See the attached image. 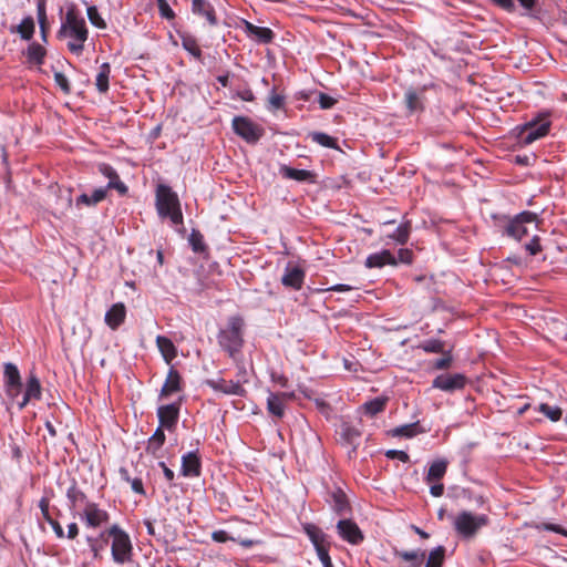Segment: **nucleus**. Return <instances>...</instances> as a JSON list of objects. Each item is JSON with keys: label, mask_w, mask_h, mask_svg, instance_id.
Wrapping results in <instances>:
<instances>
[{"label": "nucleus", "mask_w": 567, "mask_h": 567, "mask_svg": "<svg viewBox=\"0 0 567 567\" xmlns=\"http://www.w3.org/2000/svg\"><path fill=\"white\" fill-rule=\"evenodd\" d=\"M99 172L109 178V184L105 189H115L120 195H126L128 187L120 179L117 172L109 164H100Z\"/></svg>", "instance_id": "19"}, {"label": "nucleus", "mask_w": 567, "mask_h": 567, "mask_svg": "<svg viewBox=\"0 0 567 567\" xmlns=\"http://www.w3.org/2000/svg\"><path fill=\"white\" fill-rule=\"evenodd\" d=\"M487 515H474L471 512L463 511L454 519V529L456 533L466 539L473 538L477 532L488 524Z\"/></svg>", "instance_id": "5"}, {"label": "nucleus", "mask_w": 567, "mask_h": 567, "mask_svg": "<svg viewBox=\"0 0 567 567\" xmlns=\"http://www.w3.org/2000/svg\"><path fill=\"white\" fill-rule=\"evenodd\" d=\"M245 31L248 37L262 44L272 42L275 38V33L271 29L266 27H258L248 21H245Z\"/></svg>", "instance_id": "25"}, {"label": "nucleus", "mask_w": 567, "mask_h": 567, "mask_svg": "<svg viewBox=\"0 0 567 567\" xmlns=\"http://www.w3.org/2000/svg\"><path fill=\"white\" fill-rule=\"evenodd\" d=\"M45 55H47V50L41 44L33 42L28 47V50H27L28 62L35 64V65H42L44 62Z\"/></svg>", "instance_id": "36"}, {"label": "nucleus", "mask_w": 567, "mask_h": 567, "mask_svg": "<svg viewBox=\"0 0 567 567\" xmlns=\"http://www.w3.org/2000/svg\"><path fill=\"white\" fill-rule=\"evenodd\" d=\"M388 399L386 398H374L363 404V410L370 416H374L381 413L386 406Z\"/></svg>", "instance_id": "44"}, {"label": "nucleus", "mask_w": 567, "mask_h": 567, "mask_svg": "<svg viewBox=\"0 0 567 567\" xmlns=\"http://www.w3.org/2000/svg\"><path fill=\"white\" fill-rule=\"evenodd\" d=\"M525 249L530 256L537 255L542 250L538 236L534 235L533 238L525 245Z\"/></svg>", "instance_id": "57"}, {"label": "nucleus", "mask_w": 567, "mask_h": 567, "mask_svg": "<svg viewBox=\"0 0 567 567\" xmlns=\"http://www.w3.org/2000/svg\"><path fill=\"white\" fill-rule=\"evenodd\" d=\"M443 357L441 359H437L433 363V368L436 370H446L452 365L453 357H452V350H445V353H442Z\"/></svg>", "instance_id": "53"}, {"label": "nucleus", "mask_w": 567, "mask_h": 567, "mask_svg": "<svg viewBox=\"0 0 567 567\" xmlns=\"http://www.w3.org/2000/svg\"><path fill=\"white\" fill-rule=\"evenodd\" d=\"M537 410L553 422L559 421L563 416V410L559 406H551L547 403H540Z\"/></svg>", "instance_id": "48"}, {"label": "nucleus", "mask_w": 567, "mask_h": 567, "mask_svg": "<svg viewBox=\"0 0 567 567\" xmlns=\"http://www.w3.org/2000/svg\"><path fill=\"white\" fill-rule=\"evenodd\" d=\"M404 103L409 114L421 112L424 109L423 94L414 89H409L404 94Z\"/></svg>", "instance_id": "31"}, {"label": "nucleus", "mask_w": 567, "mask_h": 567, "mask_svg": "<svg viewBox=\"0 0 567 567\" xmlns=\"http://www.w3.org/2000/svg\"><path fill=\"white\" fill-rule=\"evenodd\" d=\"M106 534L112 538L111 554L114 563L123 565L132 561L133 545L130 535L117 524L112 525Z\"/></svg>", "instance_id": "4"}, {"label": "nucleus", "mask_w": 567, "mask_h": 567, "mask_svg": "<svg viewBox=\"0 0 567 567\" xmlns=\"http://www.w3.org/2000/svg\"><path fill=\"white\" fill-rule=\"evenodd\" d=\"M537 215L530 212H524L512 219L506 226V234L516 240H522L529 234V225L536 228Z\"/></svg>", "instance_id": "8"}, {"label": "nucleus", "mask_w": 567, "mask_h": 567, "mask_svg": "<svg viewBox=\"0 0 567 567\" xmlns=\"http://www.w3.org/2000/svg\"><path fill=\"white\" fill-rule=\"evenodd\" d=\"M17 32L23 40H31L34 33V20L32 17H27L17 27Z\"/></svg>", "instance_id": "47"}, {"label": "nucleus", "mask_w": 567, "mask_h": 567, "mask_svg": "<svg viewBox=\"0 0 567 567\" xmlns=\"http://www.w3.org/2000/svg\"><path fill=\"white\" fill-rule=\"evenodd\" d=\"M302 529L306 533V535L309 537L316 551L318 550V548L331 546L330 542L328 540V535L326 533H323V530L320 527H318L317 525L311 524V523H306L302 525Z\"/></svg>", "instance_id": "24"}, {"label": "nucleus", "mask_w": 567, "mask_h": 567, "mask_svg": "<svg viewBox=\"0 0 567 567\" xmlns=\"http://www.w3.org/2000/svg\"><path fill=\"white\" fill-rule=\"evenodd\" d=\"M279 173L284 178L293 179L297 182H308L315 184L317 182V174L308 169H297L288 165H280Z\"/></svg>", "instance_id": "21"}, {"label": "nucleus", "mask_w": 567, "mask_h": 567, "mask_svg": "<svg viewBox=\"0 0 567 567\" xmlns=\"http://www.w3.org/2000/svg\"><path fill=\"white\" fill-rule=\"evenodd\" d=\"M337 533L339 537L350 545H360L364 540V534L352 519H340L337 523Z\"/></svg>", "instance_id": "11"}, {"label": "nucleus", "mask_w": 567, "mask_h": 567, "mask_svg": "<svg viewBox=\"0 0 567 567\" xmlns=\"http://www.w3.org/2000/svg\"><path fill=\"white\" fill-rule=\"evenodd\" d=\"M120 475L124 482H126L131 485V488L134 493L145 496L146 492L144 489L142 478H138V477L132 478L130 476L128 470L125 467L120 468Z\"/></svg>", "instance_id": "42"}, {"label": "nucleus", "mask_w": 567, "mask_h": 567, "mask_svg": "<svg viewBox=\"0 0 567 567\" xmlns=\"http://www.w3.org/2000/svg\"><path fill=\"white\" fill-rule=\"evenodd\" d=\"M385 456L390 460H400L403 463H406L410 461V456L406 452L400 451V450H389L385 452Z\"/></svg>", "instance_id": "58"}, {"label": "nucleus", "mask_w": 567, "mask_h": 567, "mask_svg": "<svg viewBox=\"0 0 567 567\" xmlns=\"http://www.w3.org/2000/svg\"><path fill=\"white\" fill-rule=\"evenodd\" d=\"M246 323L241 316L235 315L227 319L226 324L217 333L219 347L231 358L237 360L240 355L245 340Z\"/></svg>", "instance_id": "1"}, {"label": "nucleus", "mask_w": 567, "mask_h": 567, "mask_svg": "<svg viewBox=\"0 0 567 567\" xmlns=\"http://www.w3.org/2000/svg\"><path fill=\"white\" fill-rule=\"evenodd\" d=\"M289 398L287 393H270L267 399V410L269 414L281 419L285 414L286 401Z\"/></svg>", "instance_id": "28"}, {"label": "nucleus", "mask_w": 567, "mask_h": 567, "mask_svg": "<svg viewBox=\"0 0 567 567\" xmlns=\"http://www.w3.org/2000/svg\"><path fill=\"white\" fill-rule=\"evenodd\" d=\"M42 396V386L38 377L31 373L27 380L25 390L22 396V400L18 402V406L20 410L24 409L25 405L32 400H41Z\"/></svg>", "instance_id": "16"}, {"label": "nucleus", "mask_w": 567, "mask_h": 567, "mask_svg": "<svg viewBox=\"0 0 567 567\" xmlns=\"http://www.w3.org/2000/svg\"><path fill=\"white\" fill-rule=\"evenodd\" d=\"M66 498L70 502L71 509H79L90 504L87 495L78 486L75 482L71 484V486L66 491Z\"/></svg>", "instance_id": "29"}, {"label": "nucleus", "mask_w": 567, "mask_h": 567, "mask_svg": "<svg viewBox=\"0 0 567 567\" xmlns=\"http://www.w3.org/2000/svg\"><path fill=\"white\" fill-rule=\"evenodd\" d=\"M234 132L247 143L255 144L264 135L265 130L246 116H236L233 120Z\"/></svg>", "instance_id": "6"}, {"label": "nucleus", "mask_w": 567, "mask_h": 567, "mask_svg": "<svg viewBox=\"0 0 567 567\" xmlns=\"http://www.w3.org/2000/svg\"><path fill=\"white\" fill-rule=\"evenodd\" d=\"M412 229V224L410 220L402 223L395 231L389 236V238L395 240L400 245H405L409 240L410 234Z\"/></svg>", "instance_id": "43"}, {"label": "nucleus", "mask_w": 567, "mask_h": 567, "mask_svg": "<svg viewBox=\"0 0 567 567\" xmlns=\"http://www.w3.org/2000/svg\"><path fill=\"white\" fill-rule=\"evenodd\" d=\"M49 525L52 527L56 538L62 539L65 537L64 529L62 528L61 524L56 519H53L52 522H50Z\"/></svg>", "instance_id": "64"}, {"label": "nucleus", "mask_w": 567, "mask_h": 567, "mask_svg": "<svg viewBox=\"0 0 567 567\" xmlns=\"http://www.w3.org/2000/svg\"><path fill=\"white\" fill-rule=\"evenodd\" d=\"M126 308L124 303H114L105 313V322L112 329L116 330L125 320Z\"/></svg>", "instance_id": "27"}, {"label": "nucleus", "mask_w": 567, "mask_h": 567, "mask_svg": "<svg viewBox=\"0 0 567 567\" xmlns=\"http://www.w3.org/2000/svg\"><path fill=\"white\" fill-rule=\"evenodd\" d=\"M495 6L499 7L501 9L505 10L506 12H514L516 9V6L514 3V0H491Z\"/></svg>", "instance_id": "61"}, {"label": "nucleus", "mask_w": 567, "mask_h": 567, "mask_svg": "<svg viewBox=\"0 0 567 567\" xmlns=\"http://www.w3.org/2000/svg\"><path fill=\"white\" fill-rule=\"evenodd\" d=\"M156 346L163 355V359L167 364H171V362L176 358L177 355V349L173 341L164 336H157L156 337Z\"/></svg>", "instance_id": "30"}, {"label": "nucleus", "mask_w": 567, "mask_h": 567, "mask_svg": "<svg viewBox=\"0 0 567 567\" xmlns=\"http://www.w3.org/2000/svg\"><path fill=\"white\" fill-rule=\"evenodd\" d=\"M212 538L216 543H226L228 540H234V538L231 536H229V534L226 530H223V529L215 530L212 534Z\"/></svg>", "instance_id": "62"}, {"label": "nucleus", "mask_w": 567, "mask_h": 567, "mask_svg": "<svg viewBox=\"0 0 567 567\" xmlns=\"http://www.w3.org/2000/svg\"><path fill=\"white\" fill-rule=\"evenodd\" d=\"M398 262L410 265L413 262V251L408 248H401L398 251Z\"/></svg>", "instance_id": "59"}, {"label": "nucleus", "mask_w": 567, "mask_h": 567, "mask_svg": "<svg viewBox=\"0 0 567 567\" xmlns=\"http://www.w3.org/2000/svg\"><path fill=\"white\" fill-rule=\"evenodd\" d=\"M65 37L72 38V41L68 43V49L75 54H81L84 49V43L89 37V30L85 24V20L80 16L79 11L74 6L68 9L64 20L61 23L60 30L58 31V38L62 39Z\"/></svg>", "instance_id": "2"}, {"label": "nucleus", "mask_w": 567, "mask_h": 567, "mask_svg": "<svg viewBox=\"0 0 567 567\" xmlns=\"http://www.w3.org/2000/svg\"><path fill=\"white\" fill-rule=\"evenodd\" d=\"M79 518L84 523L87 528L96 529L110 522V514L107 511L100 507L99 504L91 502L82 509L78 511Z\"/></svg>", "instance_id": "7"}, {"label": "nucleus", "mask_w": 567, "mask_h": 567, "mask_svg": "<svg viewBox=\"0 0 567 567\" xmlns=\"http://www.w3.org/2000/svg\"><path fill=\"white\" fill-rule=\"evenodd\" d=\"M188 241H189V245L194 252H196V254H207L208 252V247L205 244L204 236L199 230L193 229L189 235Z\"/></svg>", "instance_id": "39"}, {"label": "nucleus", "mask_w": 567, "mask_h": 567, "mask_svg": "<svg viewBox=\"0 0 567 567\" xmlns=\"http://www.w3.org/2000/svg\"><path fill=\"white\" fill-rule=\"evenodd\" d=\"M181 472L185 477H198L200 475L202 462L196 452H188L182 456Z\"/></svg>", "instance_id": "18"}, {"label": "nucleus", "mask_w": 567, "mask_h": 567, "mask_svg": "<svg viewBox=\"0 0 567 567\" xmlns=\"http://www.w3.org/2000/svg\"><path fill=\"white\" fill-rule=\"evenodd\" d=\"M447 470V462L445 460H437L434 461L427 471V474L425 476L426 483H435L441 481Z\"/></svg>", "instance_id": "35"}, {"label": "nucleus", "mask_w": 567, "mask_h": 567, "mask_svg": "<svg viewBox=\"0 0 567 567\" xmlns=\"http://www.w3.org/2000/svg\"><path fill=\"white\" fill-rule=\"evenodd\" d=\"M466 383L467 378L462 373H445L437 375L433 380L432 386L444 392H454L457 390H463Z\"/></svg>", "instance_id": "12"}, {"label": "nucleus", "mask_w": 567, "mask_h": 567, "mask_svg": "<svg viewBox=\"0 0 567 567\" xmlns=\"http://www.w3.org/2000/svg\"><path fill=\"white\" fill-rule=\"evenodd\" d=\"M550 128L548 120H533L523 127L519 140L524 145H529L535 141L546 136Z\"/></svg>", "instance_id": "10"}, {"label": "nucleus", "mask_w": 567, "mask_h": 567, "mask_svg": "<svg viewBox=\"0 0 567 567\" xmlns=\"http://www.w3.org/2000/svg\"><path fill=\"white\" fill-rule=\"evenodd\" d=\"M393 554L395 557L409 563L408 567H421L425 558V553L422 550L408 551L394 549Z\"/></svg>", "instance_id": "32"}, {"label": "nucleus", "mask_w": 567, "mask_h": 567, "mask_svg": "<svg viewBox=\"0 0 567 567\" xmlns=\"http://www.w3.org/2000/svg\"><path fill=\"white\" fill-rule=\"evenodd\" d=\"M86 542L90 546V549L93 554V558L100 559L101 558V550L103 549V546L99 544L97 539L94 537H87Z\"/></svg>", "instance_id": "60"}, {"label": "nucleus", "mask_w": 567, "mask_h": 567, "mask_svg": "<svg viewBox=\"0 0 567 567\" xmlns=\"http://www.w3.org/2000/svg\"><path fill=\"white\" fill-rule=\"evenodd\" d=\"M417 348L426 353H445V342L439 339L424 340Z\"/></svg>", "instance_id": "45"}, {"label": "nucleus", "mask_w": 567, "mask_h": 567, "mask_svg": "<svg viewBox=\"0 0 567 567\" xmlns=\"http://www.w3.org/2000/svg\"><path fill=\"white\" fill-rule=\"evenodd\" d=\"M155 206L161 218H168L173 225H183V213L177 194L171 186L158 184L155 192Z\"/></svg>", "instance_id": "3"}, {"label": "nucleus", "mask_w": 567, "mask_h": 567, "mask_svg": "<svg viewBox=\"0 0 567 567\" xmlns=\"http://www.w3.org/2000/svg\"><path fill=\"white\" fill-rule=\"evenodd\" d=\"M305 277L306 272L301 267L288 264L281 277V284L286 288L300 290L305 281Z\"/></svg>", "instance_id": "13"}, {"label": "nucleus", "mask_w": 567, "mask_h": 567, "mask_svg": "<svg viewBox=\"0 0 567 567\" xmlns=\"http://www.w3.org/2000/svg\"><path fill=\"white\" fill-rule=\"evenodd\" d=\"M192 11L196 16L204 17L210 27L218 24L216 11L208 0H193Z\"/></svg>", "instance_id": "22"}, {"label": "nucleus", "mask_w": 567, "mask_h": 567, "mask_svg": "<svg viewBox=\"0 0 567 567\" xmlns=\"http://www.w3.org/2000/svg\"><path fill=\"white\" fill-rule=\"evenodd\" d=\"M318 103L322 110H329L334 106L337 100L326 93L320 92L318 96Z\"/></svg>", "instance_id": "56"}, {"label": "nucleus", "mask_w": 567, "mask_h": 567, "mask_svg": "<svg viewBox=\"0 0 567 567\" xmlns=\"http://www.w3.org/2000/svg\"><path fill=\"white\" fill-rule=\"evenodd\" d=\"M158 11L162 18L166 20H173L175 18V12L169 7L168 2L166 0H156Z\"/></svg>", "instance_id": "54"}, {"label": "nucleus", "mask_w": 567, "mask_h": 567, "mask_svg": "<svg viewBox=\"0 0 567 567\" xmlns=\"http://www.w3.org/2000/svg\"><path fill=\"white\" fill-rule=\"evenodd\" d=\"M331 546H326L323 548H318L316 551L318 555L319 560L322 563L323 567H334L331 560V557L329 555Z\"/></svg>", "instance_id": "55"}, {"label": "nucleus", "mask_w": 567, "mask_h": 567, "mask_svg": "<svg viewBox=\"0 0 567 567\" xmlns=\"http://www.w3.org/2000/svg\"><path fill=\"white\" fill-rule=\"evenodd\" d=\"M3 383L7 396L11 400H16L22 390L21 374L16 364L11 362L4 363Z\"/></svg>", "instance_id": "9"}, {"label": "nucleus", "mask_w": 567, "mask_h": 567, "mask_svg": "<svg viewBox=\"0 0 567 567\" xmlns=\"http://www.w3.org/2000/svg\"><path fill=\"white\" fill-rule=\"evenodd\" d=\"M445 558V547L437 546L430 551L425 567H442Z\"/></svg>", "instance_id": "46"}, {"label": "nucleus", "mask_w": 567, "mask_h": 567, "mask_svg": "<svg viewBox=\"0 0 567 567\" xmlns=\"http://www.w3.org/2000/svg\"><path fill=\"white\" fill-rule=\"evenodd\" d=\"M87 18L94 27H96L99 29L106 28V23H105L104 19L101 17V14L99 13L96 7L91 6L87 8Z\"/></svg>", "instance_id": "51"}, {"label": "nucleus", "mask_w": 567, "mask_h": 567, "mask_svg": "<svg viewBox=\"0 0 567 567\" xmlns=\"http://www.w3.org/2000/svg\"><path fill=\"white\" fill-rule=\"evenodd\" d=\"M183 391V378L181 373L172 367L168 370L164 384L162 385L159 396L168 398L174 393Z\"/></svg>", "instance_id": "17"}, {"label": "nucleus", "mask_w": 567, "mask_h": 567, "mask_svg": "<svg viewBox=\"0 0 567 567\" xmlns=\"http://www.w3.org/2000/svg\"><path fill=\"white\" fill-rule=\"evenodd\" d=\"M327 502L330 504L333 512L339 516H344L351 513V505L347 494L340 488L329 492Z\"/></svg>", "instance_id": "15"}, {"label": "nucleus", "mask_w": 567, "mask_h": 567, "mask_svg": "<svg viewBox=\"0 0 567 567\" xmlns=\"http://www.w3.org/2000/svg\"><path fill=\"white\" fill-rule=\"evenodd\" d=\"M207 384L214 390L224 394L244 395L245 389L239 382L233 380H208Z\"/></svg>", "instance_id": "23"}, {"label": "nucleus", "mask_w": 567, "mask_h": 567, "mask_svg": "<svg viewBox=\"0 0 567 567\" xmlns=\"http://www.w3.org/2000/svg\"><path fill=\"white\" fill-rule=\"evenodd\" d=\"M417 433L419 423L404 424L392 430L393 436L413 437Z\"/></svg>", "instance_id": "50"}, {"label": "nucleus", "mask_w": 567, "mask_h": 567, "mask_svg": "<svg viewBox=\"0 0 567 567\" xmlns=\"http://www.w3.org/2000/svg\"><path fill=\"white\" fill-rule=\"evenodd\" d=\"M308 137L312 142H315L323 147L333 148V150L339 148L337 140L326 133L311 132V133H309Z\"/></svg>", "instance_id": "40"}, {"label": "nucleus", "mask_w": 567, "mask_h": 567, "mask_svg": "<svg viewBox=\"0 0 567 567\" xmlns=\"http://www.w3.org/2000/svg\"><path fill=\"white\" fill-rule=\"evenodd\" d=\"M179 38L182 41V47L189 54H192L197 61H203V52L198 45L197 39L189 33H179Z\"/></svg>", "instance_id": "33"}, {"label": "nucleus", "mask_w": 567, "mask_h": 567, "mask_svg": "<svg viewBox=\"0 0 567 567\" xmlns=\"http://www.w3.org/2000/svg\"><path fill=\"white\" fill-rule=\"evenodd\" d=\"M38 20L40 24L41 38L44 42L48 41L49 24L47 18L45 0H39L37 6Z\"/></svg>", "instance_id": "38"}, {"label": "nucleus", "mask_w": 567, "mask_h": 567, "mask_svg": "<svg viewBox=\"0 0 567 567\" xmlns=\"http://www.w3.org/2000/svg\"><path fill=\"white\" fill-rule=\"evenodd\" d=\"M166 440V435L162 427H157L154 434L148 439L146 445V453L151 454L154 457H158V452L164 445Z\"/></svg>", "instance_id": "34"}, {"label": "nucleus", "mask_w": 567, "mask_h": 567, "mask_svg": "<svg viewBox=\"0 0 567 567\" xmlns=\"http://www.w3.org/2000/svg\"><path fill=\"white\" fill-rule=\"evenodd\" d=\"M157 416L159 421L158 427H165L167 430H172L179 416V404L178 403H172L162 405L157 409Z\"/></svg>", "instance_id": "14"}, {"label": "nucleus", "mask_w": 567, "mask_h": 567, "mask_svg": "<svg viewBox=\"0 0 567 567\" xmlns=\"http://www.w3.org/2000/svg\"><path fill=\"white\" fill-rule=\"evenodd\" d=\"M285 95L277 93L276 87H272L268 96L267 109L271 112L278 111L285 106Z\"/></svg>", "instance_id": "49"}, {"label": "nucleus", "mask_w": 567, "mask_h": 567, "mask_svg": "<svg viewBox=\"0 0 567 567\" xmlns=\"http://www.w3.org/2000/svg\"><path fill=\"white\" fill-rule=\"evenodd\" d=\"M53 78H54L55 84L60 87V90L64 94L68 95L71 93V84L64 73L56 71V72H54Z\"/></svg>", "instance_id": "52"}, {"label": "nucleus", "mask_w": 567, "mask_h": 567, "mask_svg": "<svg viewBox=\"0 0 567 567\" xmlns=\"http://www.w3.org/2000/svg\"><path fill=\"white\" fill-rule=\"evenodd\" d=\"M339 435L342 444L351 447L349 453H355L359 440L362 435L361 431L350 423L344 422L340 425Z\"/></svg>", "instance_id": "20"}, {"label": "nucleus", "mask_w": 567, "mask_h": 567, "mask_svg": "<svg viewBox=\"0 0 567 567\" xmlns=\"http://www.w3.org/2000/svg\"><path fill=\"white\" fill-rule=\"evenodd\" d=\"M105 197H106V189L97 188L93 192V194L91 196L87 194L80 195L76 199V203L84 204L86 206H94V205L99 204L100 202L104 200Z\"/></svg>", "instance_id": "41"}, {"label": "nucleus", "mask_w": 567, "mask_h": 567, "mask_svg": "<svg viewBox=\"0 0 567 567\" xmlns=\"http://www.w3.org/2000/svg\"><path fill=\"white\" fill-rule=\"evenodd\" d=\"M367 268H382L385 265L396 266L398 260L388 249L380 252L371 254L367 257L364 262Z\"/></svg>", "instance_id": "26"}, {"label": "nucleus", "mask_w": 567, "mask_h": 567, "mask_svg": "<svg viewBox=\"0 0 567 567\" xmlns=\"http://www.w3.org/2000/svg\"><path fill=\"white\" fill-rule=\"evenodd\" d=\"M542 526H543V529H545V530H550V532H555L557 534L567 536V530L564 527H561L560 525L544 523Z\"/></svg>", "instance_id": "63"}, {"label": "nucleus", "mask_w": 567, "mask_h": 567, "mask_svg": "<svg viewBox=\"0 0 567 567\" xmlns=\"http://www.w3.org/2000/svg\"><path fill=\"white\" fill-rule=\"evenodd\" d=\"M111 74V66L109 63H103L95 79V86L100 93H106L109 91V81Z\"/></svg>", "instance_id": "37"}]
</instances>
